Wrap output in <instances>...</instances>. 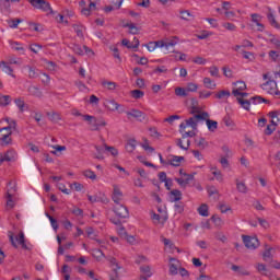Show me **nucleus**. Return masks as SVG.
<instances>
[{"mask_svg":"<svg viewBox=\"0 0 280 280\" xmlns=\"http://www.w3.org/2000/svg\"><path fill=\"white\" fill-rule=\"evenodd\" d=\"M209 119V113L203 112L200 114H195L192 117L185 120L179 125V132H183L185 128H191L192 130H198V121H205Z\"/></svg>","mask_w":280,"mask_h":280,"instance_id":"obj_1","label":"nucleus"},{"mask_svg":"<svg viewBox=\"0 0 280 280\" xmlns=\"http://www.w3.org/2000/svg\"><path fill=\"white\" fill-rule=\"evenodd\" d=\"M33 8H36V10H42L43 12H50V14H56L54 12V9H51V4L45 0H26Z\"/></svg>","mask_w":280,"mask_h":280,"instance_id":"obj_2","label":"nucleus"},{"mask_svg":"<svg viewBox=\"0 0 280 280\" xmlns=\"http://www.w3.org/2000/svg\"><path fill=\"white\" fill-rule=\"evenodd\" d=\"M242 238L246 248H248L249 250H255L256 248H259V238H257L256 236L243 235Z\"/></svg>","mask_w":280,"mask_h":280,"instance_id":"obj_3","label":"nucleus"},{"mask_svg":"<svg viewBox=\"0 0 280 280\" xmlns=\"http://www.w3.org/2000/svg\"><path fill=\"white\" fill-rule=\"evenodd\" d=\"M72 51H74V54H77L78 56H84V54H86V56H94L95 55L93 49L89 48L88 46L82 47L78 44H74L72 46Z\"/></svg>","mask_w":280,"mask_h":280,"instance_id":"obj_4","label":"nucleus"},{"mask_svg":"<svg viewBox=\"0 0 280 280\" xmlns=\"http://www.w3.org/2000/svg\"><path fill=\"white\" fill-rule=\"evenodd\" d=\"M0 142L1 145H10L12 143V131H8V129H0Z\"/></svg>","mask_w":280,"mask_h":280,"instance_id":"obj_5","label":"nucleus"},{"mask_svg":"<svg viewBox=\"0 0 280 280\" xmlns=\"http://www.w3.org/2000/svg\"><path fill=\"white\" fill-rule=\"evenodd\" d=\"M114 213L117 215V218L126 219L130 217V212L128 211V208L119 203L117 207L114 208Z\"/></svg>","mask_w":280,"mask_h":280,"instance_id":"obj_6","label":"nucleus"},{"mask_svg":"<svg viewBox=\"0 0 280 280\" xmlns=\"http://www.w3.org/2000/svg\"><path fill=\"white\" fill-rule=\"evenodd\" d=\"M83 119L84 121H88L90 126V130L92 131L100 130V122H97V118H95V116L83 115Z\"/></svg>","mask_w":280,"mask_h":280,"instance_id":"obj_7","label":"nucleus"},{"mask_svg":"<svg viewBox=\"0 0 280 280\" xmlns=\"http://www.w3.org/2000/svg\"><path fill=\"white\" fill-rule=\"evenodd\" d=\"M88 200H90L92 203L93 202H108V198H106V195L98 192V195H88Z\"/></svg>","mask_w":280,"mask_h":280,"instance_id":"obj_8","label":"nucleus"},{"mask_svg":"<svg viewBox=\"0 0 280 280\" xmlns=\"http://www.w3.org/2000/svg\"><path fill=\"white\" fill-rule=\"evenodd\" d=\"M234 85L236 88L233 89L232 95H234V97H240V93L242 91H246V83L244 81H237V82L234 83Z\"/></svg>","mask_w":280,"mask_h":280,"instance_id":"obj_9","label":"nucleus"},{"mask_svg":"<svg viewBox=\"0 0 280 280\" xmlns=\"http://www.w3.org/2000/svg\"><path fill=\"white\" fill-rule=\"evenodd\" d=\"M126 115L128 117V119H130V117H133V119H145V114L139 109H131L130 112H126Z\"/></svg>","mask_w":280,"mask_h":280,"instance_id":"obj_10","label":"nucleus"},{"mask_svg":"<svg viewBox=\"0 0 280 280\" xmlns=\"http://www.w3.org/2000/svg\"><path fill=\"white\" fill-rule=\"evenodd\" d=\"M16 191V186L11 187L7 192V207L9 209H14V200L12 199V194Z\"/></svg>","mask_w":280,"mask_h":280,"instance_id":"obj_11","label":"nucleus"},{"mask_svg":"<svg viewBox=\"0 0 280 280\" xmlns=\"http://www.w3.org/2000/svg\"><path fill=\"white\" fill-rule=\"evenodd\" d=\"M261 86L264 91H268V93H270L271 91H277V81L268 79V81L265 82Z\"/></svg>","mask_w":280,"mask_h":280,"instance_id":"obj_12","label":"nucleus"},{"mask_svg":"<svg viewBox=\"0 0 280 280\" xmlns=\"http://www.w3.org/2000/svg\"><path fill=\"white\" fill-rule=\"evenodd\" d=\"M121 198H124V192H121V190L117 186H115L112 196V199L115 202V205H119V202H121Z\"/></svg>","mask_w":280,"mask_h":280,"instance_id":"obj_13","label":"nucleus"},{"mask_svg":"<svg viewBox=\"0 0 280 280\" xmlns=\"http://www.w3.org/2000/svg\"><path fill=\"white\" fill-rule=\"evenodd\" d=\"M185 161V156L172 155V159L168 160L167 165L173 167H180V162Z\"/></svg>","mask_w":280,"mask_h":280,"instance_id":"obj_14","label":"nucleus"},{"mask_svg":"<svg viewBox=\"0 0 280 280\" xmlns=\"http://www.w3.org/2000/svg\"><path fill=\"white\" fill-rule=\"evenodd\" d=\"M231 270H233V272H237L238 275H241V277H249L250 272L248 270H246L244 267L237 266V265H232Z\"/></svg>","mask_w":280,"mask_h":280,"instance_id":"obj_15","label":"nucleus"},{"mask_svg":"<svg viewBox=\"0 0 280 280\" xmlns=\"http://www.w3.org/2000/svg\"><path fill=\"white\" fill-rule=\"evenodd\" d=\"M27 92L30 95H33V97H43V91H40L36 85H30Z\"/></svg>","mask_w":280,"mask_h":280,"instance_id":"obj_16","label":"nucleus"},{"mask_svg":"<svg viewBox=\"0 0 280 280\" xmlns=\"http://www.w3.org/2000/svg\"><path fill=\"white\" fill-rule=\"evenodd\" d=\"M267 19L272 27L276 30H280V24L277 23V19H275V14L272 13V9L269 8V13L267 14Z\"/></svg>","mask_w":280,"mask_h":280,"instance_id":"obj_17","label":"nucleus"},{"mask_svg":"<svg viewBox=\"0 0 280 280\" xmlns=\"http://www.w3.org/2000/svg\"><path fill=\"white\" fill-rule=\"evenodd\" d=\"M15 242H18L24 250H30V247L25 243V234L23 232H20L19 236L15 237Z\"/></svg>","mask_w":280,"mask_h":280,"instance_id":"obj_18","label":"nucleus"},{"mask_svg":"<svg viewBox=\"0 0 280 280\" xmlns=\"http://www.w3.org/2000/svg\"><path fill=\"white\" fill-rule=\"evenodd\" d=\"M236 102L242 106V108H244L245 110H250V104H252V101L250 98L249 100H245V98H242L240 96H236Z\"/></svg>","mask_w":280,"mask_h":280,"instance_id":"obj_19","label":"nucleus"},{"mask_svg":"<svg viewBox=\"0 0 280 280\" xmlns=\"http://www.w3.org/2000/svg\"><path fill=\"white\" fill-rule=\"evenodd\" d=\"M206 126L210 132H215L218 130V121L208 118L205 119Z\"/></svg>","mask_w":280,"mask_h":280,"instance_id":"obj_20","label":"nucleus"},{"mask_svg":"<svg viewBox=\"0 0 280 280\" xmlns=\"http://www.w3.org/2000/svg\"><path fill=\"white\" fill-rule=\"evenodd\" d=\"M179 200H183V192L178 189H173L171 191V202H178Z\"/></svg>","mask_w":280,"mask_h":280,"instance_id":"obj_21","label":"nucleus"},{"mask_svg":"<svg viewBox=\"0 0 280 280\" xmlns=\"http://www.w3.org/2000/svg\"><path fill=\"white\" fill-rule=\"evenodd\" d=\"M95 150L97 152L95 159H97L98 161H104V152H106V144H104V147L95 145Z\"/></svg>","mask_w":280,"mask_h":280,"instance_id":"obj_22","label":"nucleus"},{"mask_svg":"<svg viewBox=\"0 0 280 280\" xmlns=\"http://www.w3.org/2000/svg\"><path fill=\"white\" fill-rule=\"evenodd\" d=\"M126 150L129 153H132L133 150H137V140L136 139H129L126 143Z\"/></svg>","mask_w":280,"mask_h":280,"instance_id":"obj_23","label":"nucleus"},{"mask_svg":"<svg viewBox=\"0 0 280 280\" xmlns=\"http://www.w3.org/2000/svg\"><path fill=\"white\" fill-rule=\"evenodd\" d=\"M198 213H199V215H201L202 218H209V206H207V203H202V205L198 208Z\"/></svg>","mask_w":280,"mask_h":280,"instance_id":"obj_24","label":"nucleus"},{"mask_svg":"<svg viewBox=\"0 0 280 280\" xmlns=\"http://www.w3.org/2000/svg\"><path fill=\"white\" fill-rule=\"evenodd\" d=\"M252 104L257 105V104H270V101L261 97V96H253L252 98H249Z\"/></svg>","mask_w":280,"mask_h":280,"instance_id":"obj_25","label":"nucleus"},{"mask_svg":"<svg viewBox=\"0 0 280 280\" xmlns=\"http://www.w3.org/2000/svg\"><path fill=\"white\" fill-rule=\"evenodd\" d=\"M0 67L2 68V71H4V73H8V75H12V78H14V74H12L14 70L12 69V67L8 66L5 61H1Z\"/></svg>","mask_w":280,"mask_h":280,"instance_id":"obj_26","label":"nucleus"},{"mask_svg":"<svg viewBox=\"0 0 280 280\" xmlns=\"http://www.w3.org/2000/svg\"><path fill=\"white\" fill-rule=\"evenodd\" d=\"M122 27H128L129 33L137 35L139 34V27H137V25H135V23H125L122 24Z\"/></svg>","mask_w":280,"mask_h":280,"instance_id":"obj_27","label":"nucleus"},{"mask_svg":"<svg viewBox=\"0 0 280 280\" xmlns=\"http://www.w3.org/2000/svg\"><path fill=\"white\" fill-rule=\"evenodd\" d=\"M121 45H124V47H127V49H139V40L137 39V44L132 45L130 43V40L124 38L121 40Z\"/></svg>","mask_w":280,"mask_h":280,"instance_id":"obj_28","label":"nucleus"},{"mask_svg":"<svg viewBox=\"0 0 280 280\" xmlns=\"http://www.w3.org/2000/svg\"><path fill=\"white\" fill-rule=\"evenodd\" d=\"M203 84L206 89H211V90L215 89L217 86L215 82H213V80H211V78L209 77L203 78Z\"/></svg>","mask_w":280,"mask_h":280,"instance_id":"obj_29","label":"nucleus"},{"mask_svg":"<svg viewBox=\"0 0 280 280\" xmlns=\"http://www.w3.org/2000/svg\"><path fill=\"white\" fill-rule=\"evenodd\" d=\"M102 86H104L108 91H115V89H117V83L113 81H103Z\"/></svg>","mask_w":280,"mask_h":280,"instance_id":"obj_30","label":"nucleus"},{"mask_svg":"<svg viewBox=\"0 0 280 280\" xmlns=\"http://www.w3.org/2000/svg\"><path fill=\"white\" fill-rule=\"evenodd\" d=\"M16 156V152L14 150H9L4 153V160L10 163L11 161H14V158Z\"/></svg>","mask_w":280,"mask_h":280,"instance_id":"obj_31","label":"nucleus"},{"mask_svg":"<svg viewBox=\"0 0 280 280\" xmlns=\"http://www.w3.org/2000/svg\"><path fill=\"white\" fill-rule=\"evenodd\" d=\"M236 189H237V191H240V194H247V191H248L246 184H244L242 182H237V180H236Z\"/></svg>","mask_w":280,"mask_h":280,"instance_id":"obj_32","label":"nucleus"},{"mask_svg":"<svg viewBox=\"0 0 280 280\" xmlns=\"http://www.w3.org/2000/svg\"><path fill=\"white\" fill-rule=\"evenodd\" d=\"M14 103L18 106L20 113H24L25 112V101H23L22 98H15Z\"/></svg>","mask_w":280,"mask_h":280,"instance_id":"obj_33","label":"nucleus"},{"mask_svg":"<svg viewBox=\"0 0 280 280\" xmlns=\"http://www.w3.org/2000/svg\"><path fill=\"white\" fill-rule=\"evenodd\" d=\"M92 256L97 259V261H102L103 257H106L104 255V252H102V249H93Z\"/></svg>","mask_w":280,"mask_h":280,"instance_id":"obj_34","label":"nucleus"},{"mask_svg":"<svg viewBox=\"0 0 280 280\" xmlns=\"http://www.w3.org/2000/svg\"><path fill=\"white\" fill-rule=\"evenodd\" d=\"M7 121L9 124L8 127H4L9 132H12V130L16 131V120H11L10 118H7Z\"/></svg>","mask_w":280,"mask_h":280,"instance_id":"obj_35","label":"nucleus"},{"mask_svg":"<svg viewBox=\"0 0 280 280\" xmlns=\"http://www.w3.org/2000/svg\"><path fill=\"white\" fill-rule=\"evenodd\" d=\"M26 69H28V78L31 80H34L38 78V72H36V68H32L31 66H26Z\"/></svg>","mask_w":280,"mask_h":280,"instance_id":"obj_36","label":"nucleus"},{"mask_svg":"<svg viewBox=\"0 0 280 280\" xmlns=\"http://www.w3.org/2000/svg\"><path fill=\"white\" fill-rule=\"evenodd\" d=\"M143 95H145V93L141 90H132L131 91V97H133V100H141V97H143Z\"/></svg>","mask_w":280,"mask_h":280,"instance_id":"obj_37","label":"nucleus"},{"mask_svg":"<svg viewBox=\"0 0 280 280\" xmlns=\"http://www.w3.org/2000/svg\"><path fill=\"white\" fill-rule=\"evenodd\" d=\"M48 119L54 124H58L60 121V114L58 113H48Z\"/></svg>","mask_w":280,"mask_h":280,"instance_id":"obj_38","label":"nucleus"},{"mask_svg":"<svg viewBox=\"0 0 280 280\" xmlns=\"http://www.w3.org/2000/svg\"><path fill=\"white\" fill-rule=\"evenodd\" d=\"M107 106H108L109 110L115 112V110H119L120 105L117 102H115V100H112V101L107 102Z\"/></svg>","mask_w":280,"mask_h":280,"instance_id":"obj_39","label":"nucleus"},{"mask_svg":"<svg viewBox=\"0 0 280 280\" xmlns=\"http://www.w3.org/2000/svg\"><path fill=\"white\" fill-rule=\"evenodd\" d=\"M269 58H271V60H273V62H279L280 60V54L277 50H270L269 51Z\"/></svg>","mask_w":280,"mask_h":280,"instance_id":"obj_40","label":"nucleus"},{"mask_svg":"<svg viewBox=\"0 0 280 280\" xmlns=\"http://www.w3.org/2000/svg\"><path fill=\"white\" fill-rule=\"evenodd\" d=\"M105 152H109L112 156H117L119 154V151L117 150V148L108 147L107 144H105Z\"/></svg>","mask_w":280,"mask_h":280,"instance_id":"obj_41","label":"nucleus"},{"mask_svg":"<svg viewBox=\"0 0 280 280\" xmlns=\"http://www.w3.org/2000/svg\"><path fill=\"white\" fill-rule=\"evenodd\" d=\"M217 100H222V97H231V92L229 90L220 91L215 94Z\"/></svg>","mask_w":280,"mask_h":280,"instance_id":"obj_42","label":"nucleus"},{"mask_svg":"<svg viewBox=\"0 0 280 280\" xmlns=\"http://www.w3.org/2000/svg\"><path fill=\"white\" fill-rule=\"evenodd\" d=\"M177 44H178V37L177 36H175L174 39L165 42L166 51H170V47H175Z\"/></svg>","mask_w":280,"mask_h":280,"instance_id":"obj_43","label":"nucleus"},{"mask_svg":"<svg viewBox=\"0 0 280 280\" xmlns=\"http://www.w3.org/2000/svg\"><path fill=\"white\" fill-rule=\"evenodd\" d=\"M175 95H177V97H187V90L184 88H176Z\"/></svg>","mask_w":280,"mask_h":280,"instance_id":"obj_44","label":"nucleus"},{"mask_svg":"<svg viewBox=\"0 0 280 280\" xmlns=\"http://www.w3.org/2000/svg\"><path fill=\"white\" fill-rule=\"evenodd\" d=\"M72 27H73L77 36H79V38H84V33L82 32V26H80L78 24H73Z\"/></svg>","mask_w":280,"mask_h":280,"instance_id":"obj_45","label":"nucleus"},{"mask_svg":"<svg viewBox=\"0 0 280 280\" xmlns=\"http://www.w3.org/2000/svg\"><path fill=\"white\" fill-rule=\"evenodd\" d=\"M46 69H48V71H56V69H58V65H56V62L54 61H46Z\"/></svg>","mask_w":280,"mask_h":280,"instance_id":"obj_46","label":"nucleus"},{"mask_svg":"<svg viewBox=\"0 0 280 280\" xmlns=\"http://www.w3.org/2000/svg\"><path fill=\"white\" fill-rule=\"evenodd\" d=\"M189 18L194 19V15H191L189 11H180V19H183V21H189Z\"/></svg>","mask_w":280,"mask_h":280,"instance_id":"obj_47","label":"nucleus"},{"mask_svg":"<svg viewBox=\"0 0 280 280\" xmlns=\"http://www.w3.org/2000/svg\"><path fill=\"white\" fill-rule=\"evenodd\" d=\"M210 75H212V78H220V69L215 66L210 67Z\"/></svg>","mask_w":280,"mask_h":280,"instance_id":"obj_48","label":"nucleus"},{"mask_svg":"<svg viewBox=\"0 0 280 280\" xmlns=\"http://www.w3.org/2000/svg\"><path fill=\"white\" fill-rule=\"evenodd\" d=\"M141 148H143V150H145V152H154V148L150 147V143L148 142V140L145 139L144 142L141 144Z\"/></svg>","mask_w":280,"mask_h":280,"instance_id":"obj_49","label":"nucleus"},{"mask_svg":"<svg viewBox=\"0 0 280 280\" xmlns=\"http://www.w3.org/2000/svg\"><path fill=\"white\" fill-rule=\"evenodd\" d=\"M223 27L229 32H235L237 30V26H235V24L230 22L223 23Z\"/></svg>","mask_w":280,"mask_h":280,"instance_id":"obj_50","label":"nucleus"},{"mask_svg":"<svg viewBox=\"0 0 280 280\" xmlns=\"http://www.w3.org/2000/svg\"><path fill=\"white\" fill-rule=\"evenodd\" d=\"M140 271L143 272L147 277H152V271L150 266H142L140 267Z\"/></svg>","mask_w":280,"mask_h":280,"instance_id":"obj_51","label":"nucleus"},{"mask_svg":"<svg viewBox=\"0 0 280 280\" xmlns=\"http://www.w3.org/2000/svg\"><path fill=\"white\" fill-rule=\"evenodd\" d=\"M176 213H183L185 211V205L183 202H177L174 206Z\"/></svg>","mask_w":280,"mask_h":280,"instance_id":"obj_52","label":"nucleus"},{"mask_svg":"<svg viewBox=\"0 0 280 280\" xmlns=\"http://www.w3.org/2000/svg\"><path fill=\"white\" fill-rule=\"evenodd\" d=\"M83 175L85 178H90L91 180H95L97 178V175H95V172L93 171H85Z\"/></svg>","mask_w":280,"mask_h":280,"instance_id":"obj_53","label":"nucleus"},{"mask_svg":"<svg viewBox=\"0 0 280 280\" xmlns=\"http://www.w3.org/2000/svg\"><path fill=\"white\" fill-rule=\"evenodd\" d=\"M23 20L21 19H14L10 21L9 27H11L12 30H16V27H19V23H22Z\"/></svg>","mask_w":280,"mask_h":280,"instance_id":"obj_54","label":"nucleus"},{"mask_svg":"<svg viewBox=\"0 0 280 280\" xmlns=\"http://www.w3.org/2000/svg\"><path fill=\"white\" fill-rule=\"evenodd\" d=\"M71 189H74L75 191H82L84 189V185L74 182L73 184L70 185Z\"/></svg>","mask_w":280,"mask_h":280,"instance_id":"obj_55","label":"nucleus"},{"mask_svg":"<svg viewBox=\"0 0 280 280\" xmlns=\"http://www.w3.org/2000/svg\"><path fill=\"white\" fill-rule=\"evenodd\" d=\"M198 148H201L205 150V148L209 147V142L205 138H200L199 141L197 142Z\"/></svg>","mask_w":280,"mask_h":280,"instance_id":"obj_56","label":"nucleus"},{"mask_svg":"<svg viewBox=\"0 0 280 280\" xmlns=\"http://www.w3.org/2000/svg\"><path fill=\"white\" fill-rule=\"evenodd\" d=\"M192 62H195V65H207V59L198 56L192 59Z\"/></svg>","mask_w":280,"mask_h":280,"instance_id":"obj_57","label":"nucleus"},{"mask_svg":"<svg viewBox=\"0 0 280 280\" xmlns=\"http://www.w3.org/2000/svg\"><path fill=\"white\" fill-rule=\"evenodd\" d=\"M109 49H110V51L114 52V55H113L114 58H116L117 60H119V62H121V56H119V48L110 47Z\"/></svg>","mask_w":280,"mask_h":280,"instance_id":"obj_58","label":"nucleus"},{"mask_svg":"<svg viewBox=\"0 0 280 280\" xmlns=\"http://www.w3.org/2000/svg\"><path fill=\"white\" fill-rule=\"evenodd\" d=\"M187 91H188L189 93H196V91H198V84L188 83V84H187Z\"/></svg>","mask_w":280,"mask_h":280,"instance_id":"obj_59","label":"nucleus"},{"mask_svg":"<svg viewBox=\"0 0 280 280\" xmlns=\"http://www.w3.org/2000/svg\"><path fill=\"white\" fill-rule=\"evenodd\" d=\"M212 174L217 178V180H219L220 183L224 180V177L222 176V172H220L219 170H214Z\"/></svg>","mask_w":280,"mask_h":280,"instance_id":"obj_60","label":"nucleus"},{"mask_svg":"<svg viewBox=\"0 0 280 280\" xmlns=\"http://www.w3.org/2000/svg\"><path fill=\"white\" fill-rule=\"evenodd\" d=\"M215 240L225 244L228 238H226V235H224L222 232H219L215 234Z\"/></svg>","mask_w":280,"mask_h":280,"instance_id":"obj_61","label":"nucleus"},{"mask_svg":"<svg viewBox=\"0 0 280 280\" xmlns=\"http://www.w3.org/2000/svg\"><path fill=\"white\" fill-rule=\"evenodd\" d=\"M176 119H180L179 115H172L167 118L164 119V121H166L167 124H174V121H176Z\"/></svg>","mask_w":280,"mask_h":280,"instance_id":"obj_62","label":"nucleus"},{"mask_svg":"<svg viewBox=\"0 0 280 280\" xmlns=\"http://www.w3.org/2000/svg\"><path fill=\"white\" fill-rule=\"evenodd\" d=\"M10 102H11L10 95H4L2 96L0 104L1 106H9Z\"/></svg>","mask_w":280,"mask_h":280,"instance_id":"obj_63","label":"nucleus"},{"mask_svg":"<svg viewBox=\"0 0 280 280\" xmlns=\"http://www.w3.org/2000/svg\"><path fill=\"white\" fill-rule=\"evenodd\" d=\"M182 139H187V137H196V133L194 131H183L180 132Z\"/></svg>","mask_w":280,"mask_h":280,"instance_id":"obj_64","label":"nucleus"}]
</instances>
